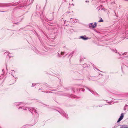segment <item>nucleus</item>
<instances>
[{"mask_svg": "<svg viewBox=\"0 0 128 128\" xmlns=\"http://www.w3.org/2000/svg\"><path fill=\"white\" fill-rule=\"evenodd\" d=\"M18 109H20L21 108L23 109V110H28L33 114L34 113H37L36 112V110H35L34 108L32 107H30V108L28 107H26L24 108L23 106H20L18 108Z\"/></svg>", "mask_w": 128, "mask_h": 128, "instance_id": "1", "label": "nucleus"}, {"mask_svg": "<svg viewBox=\"0 0 128 128\" xmlns=\"http://www.w3.org/2000/svg\"><path fill=\"white\" fill-rule=\"evenodd\" d=\"M124 116V114L123 113H122L120 118H119L117 122H118L121 121L123 118Z\"/></svg>", "mask_w": 128, "mask_h": 128, "instance_id": "2", "label": "nucleus"}, {"mask_svg": "<svg viewBox=\"0 0 128 128\" xmlns=\"http://www.w3.org/2000/svg\"><path fill=\"white\" fill-rule=\"evenodd\" d=\"M80 38H81L82 40H86L88 38V37H86V36L85 35L80 36Z\"/></svg>", "mask_w": 128, "mask_h": 128, "instance_id": "3", "label": "nucleus"}, {"mask_svg": "<svg viewBox=\"0 0 128 128\" xmlns=\"http://www.w3.org/2000/svg\"><path fill=\"white\" fill-rule=\"evenodd\" d=\"M62 115L64 116L66 118H67V116H68L66 115V114L63 111L62 112H59Z\"/></svg>", "mask_w": 128, "mask_h": 128, "instance_id": "4", "label": "nucleus"}, {"mask_svg": "<svg viewBox=\"0 0 128 128\" xmlns=\"http://www.w3.org/2000/svg\"><path fill=\"white\" fill-rule=\"evenodd\" d=\"M128 109V106L127 104H126L124 106V111L126 110L127 109Z\"/></svg>", "mask_w": 128, "mask_h": 128, "instance_id": "5", "label": "nucleus"}, {"mask_svg": "<svg viewBox=\"0 0 128 128\" xmlns=\"http://www.w3.org/2000/svg\"><path fill=\"white\" fill-rule=\"evenodd\" d=\"M120 128H128V126L125 125H122L120 127Z\"/></svg>", "mask_w": 128, "mask_h": 128, "instance_id": "6", "label": "nucleus"}, {"mask_svg": "<svg viewBox=\"0 0 128 128\" xmlns=\"http://www.w3.org/2000/svg\"><path fill=\"white\" fill-rule=\"evenodd\" d=\"M93 26H94V25L92 23H90L89 24V26L90 28L92 27L93 28Z\"/></svg>", "mask_w": 128, "mask_h": 128, "instance_id": "7", "label": "nucleus"}, {"mask_svg": "<svg viewBox=\"0 0 128 128\" xmlns=\"http://www.w3.org/2000/svg\"><path fill=\"white\" fill-rule=\"evenodd\" d=\"M16 105H18V106H20V105L21 104H23V103H22V102L16 103Z\"/></svg>", "mask_w": 128, "mask_h": 128, "instance_id": "8", "label": "nucleus"}, {"mask_svg": "<svg viewBox=\"0 0 128 128\" xmlns=\"http://www.w3.org/2000/svg\"><path fill=\"white\" fill-rule=\"evenodd\" d=\"M96 26V23L95 22L94 23V25L93 26V28H95Z\"/></svg>", "mask_w": 128, "mask_h": 128, "instance_id": "9", "label": "nucleus"}, {"mask_svg": "<svg viewBox=\"0 0 128 128\" xmlns=\"http://www.w3.org/2000/svg\"><path fill=\"white\" fill-rule=\"evenodd\" d=\"M104 22L103 20H102V18H101L100 19L99 21L98 22Z\"/></svg>", "mask_w": 128, "mask_h": 128, "instance_id": "10", "label": "nucleus"}, {"mask_svg": "<svg viewBox=\"0 0 128 128\" xmlns=\"http://www.w3.org/2000/svg\"><path fill=\"white\" fill-rule=\"evenodd\" d=\"M64 53L66 54V53L65 52H61V54L62 55H64Z\"/></svg>", "mask_w": 128, "mask_h": 128, "instance_id": "11", "label": "nucleus"}, {"mask_svg": "<svg viewBox=\"0 0 128 128\" xmlns=\"http://www.w3.org/2000/svg\"><path fill=\"white\" fill-rule=\"evenodd\" d=\"M102 10H105V8H102Z\"/></svg>", "mask_w": 128, "mask_h": 128, "instance_id": "12", "label": "nucleus"}, {"mask_svg": "<svg viewBox=\"0 0 128 128\" xmlns=\"http://www.w3.org/2000/svg\"><path fill=\"white\" fill-rule=\"evenodd\" d=\"M32 86H34V84H32Z\"/></svg>", "mask_w": 128, "mask_h": 128, "instance_id": "13", "label": "nucleus"}, {"mask_svg": "<svg viewBox=\"0 0 128 128\" xmlns=\"http://www.w3.org/2000/svg\"><path fill=\"white\" fill-rule=\"evenodd\" d=\"M86 2H88V1H87L86 0Z\"/></svg>", "mask_w": 128, "mask_h": 128, "instance_id": "14", "label": "nucleus"}, {"mask_svg": "<svg viewBox=\"0 0 128 128\" xmlns=\"http://www.w3.org/2000/svg\"><path fill=\"white\" fill-rule=\"evenodd\" d=\"M112 50L113 51V52H115V50Z\"/></svg>", "mask_w": 128, "mask_h": 128, "instance_id": "15", "label": "nucleus"}, {"mask_svg": "<svg viewBox=\"0 0 128 128\" xmlns=\"http://www.w3.org/2000/svg\"><path fill=\"white\" fill-rule=\"evenodd\" d=\"M4 54H7V53L6 52H5Z\"/></svg>", "mask_w": 128, "mask_h": 128, "instance_id": "16", "label": "nucleus"}, {"mask_svg": "<svg viewBox=\"0 0 128 128\" xmlns=\"http://www.w3.org/2000/svg\"><path fill=\"white\" fill-rule=\"evenodd\" d=\"M88 89L91 92H92L91 91H90V90L88 88Z\"/></svg>", "mask_w": 128, "mask_h": 128, "instance_id": "17", "label": "nucleus"}, {"mask_svg": "<svg viewBox=\"0 0 128 128\" xmlns=\"http://www.w3.org/2000/svg\"><path fill=\"white\" fill-rule=\"evenodd\" d=\"M46 92V93H47V92ZM47 93H48V92H47Z\"/></svg>", "mask_w": 128, "mask_h": 128, "instance_id": "18", "label": "nucleus"}, {"mask_svg": "<svg viewBox=\"0 0 128 128\" xmlns=\"http://www.w3.org/2000/svg\"><path fill=\"white\" fill-rule=\"evenodd\" d=\"M116 50V53L117 52V51L116 50Z\"/></svg>", "mask_w": 128, "mask_h": 128, "instance_id": "19", "label": "nucleus"}, {"mask_svg": "<svg viewBox=\"0 0 128 128\" xmlns=\"http://www.w3.org/2000/svg\"><path fill=\"white\" fill-rule=\"evenodd\" d=\"M11 71H12V72H14V70H12Z\"/></svg>", "mask_w": 128, "mask_h": 128, "instance_id": "20", "label": "nucleus"}, {"mask_svg": "<svg viewBox=\"0 0 128 128\" xmlns=\"http://www.w3.org/2000/svg\"><path fill=\"white\" fill-rule=\"evenodd\" d=\"M66 54L65 55V56H66Z\"/></svg>", "mask_w": 128, "mask_h": 128, "instance_id": "21", "label": "nucleus"}, {"mask_svg": "<svg viewBox=\"0 0 128 128\" xmlns=\"http://www.w3.org/2000/svg\"><path fill=\"white\" fill-rule=\"evenodd\" d=\"M126 1H128V0H126Z\"/></svg>", "mask_w": 128, "mask_h": 128, "instance_id": "22", "label": "nucleus"}, {"mask_svg": "<svg viewBox=\"0 0 128 128\" xmlns=\"http://www.w3.org/2000/svg\"><path fill=\"white\" fill-rule=\"evenodd\" d=\"M4 12V11H2V12Z\"/></svg>", "mask_w": 128, "mask_h": 128, "instance_id": "23", "label": "nucleus"}, {"mask_svg": "<svg viewBox=\"0 0 128 128\" xmlns=\"http://www.w3.org/2000/svg\"><path fill=\"white\" fill-rule=\"evenodd\" d=\"M124 54H122V55H124Z\"/></svg>", "mask_w": 128, "mask_h": 128, "instance_id": "24", "label": "nucleus"}, {"mask_svg": "<svg viewBox=\"0 0 128 128\" xmlns=\"http://www.w3.org/2000/svg\"><path fill=\"white\" fill-rule=\"evenodd\" d=\"M70 19L71 20L72 19V18H71Z\"/></svg>", "mask_w": 128, "mask_h": 128, "instance_id": "25", "label": "nucleus"}, {"mask_svg": "<svg viewBox=\"0 0 128 128\" xmlns=\"http://www.w3.org/2000/svg\"><path fill=\"white\" fill-rule=\"evenodd\" d=\"M120 54V55H121V54Z\"/></svg>", "mask_w": 128, "mask_h": 128, "instance_id": "26", "label": "nucleus"}, {"mask_svg": "<svg viewBox=\"0 0 128 128\" xmlns=\"http://www.w3.org/2000/svg\"><path fill=\"white\" fill-rule=\"evenodd\" d=\"M80 61H81V59H80Z\"/></svg>", "mask_w": 128, "mask_h": 128, "instance_id": "27", "label": "nucleus"}, {"mask_svg": "<svg viewBox=\"0 0 128 128\" xmlns=\"http://www.w3.org/2000/svg\"><path fill=\"white\" fill-rule=\"evenodd\" d=\"M36 85V84H34V86H35V85Z\"/></svg>", "mask_w": 128, "mask_h": 128, "instance_id": "28", "label": "nucleus"}, {"mask_svg": "<svg viewBox=\"0 0 128 128\" xmlns=\"http://www.w3.org/2000/svg\"><path fill=\"white\" fill-rule=\"evenodd\" d=\"M2 71H3V70H2Z\"/></svg>", "mask_w": 128, "mask_h": 128, "instance_id": "29", "label": "nucleus"}]
</instances>
